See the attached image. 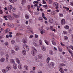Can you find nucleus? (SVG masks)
Listing matches in <instances>:
<instances>
[{
  "label": "nucleus",
  "mask_w": 73,
  "mask_h": 73,
  "mask_svg": "<svg viewBox=\"0 0 73 73\" xmlns=\"http://www.w3.org/2000/svg\"><path fill=\"white\" fill-rule=\"evenodd\" d=\"M68 52H69L70 54H71V55H73V53H72V52L70 50H68Z\"/></svg>",
  "instance_id": "41"
},
{
  "label": "nucleus",
  "mask_w": 73,
  "mask_h": 73,
  "mask_svg": "<svg viewBox=\"0 0 73 73\" xmlns=\"http://www.w3.org/2000/svg\"><path fill=\"white\" fill-rule=\"evenodd\" d=\"M42 57V55L41 54H40L38 56V58L39 59H41Z\"/></svg>",
  "instance_id": "8"
},
{
  "label": "nucleus",
  "mask_w": 73,
  "mask_h": 73,
  "mask_svg": "<svg viewBox=\"0 0 73 73\" xmlns=\"http://www.w3.org/2000/svg\"><path fill=\"white\" fill-rule=\"evenodd\" d=\"M6 58H8L9 57V55L8 54H6Z\"/></svg>",
  "instance_id": "62"
},
{
  "label": "nucleus",
  "mask_w": 73,
  "mask_h": 73,
  "mask_svg": "<svg viewBox=\"0 0 73 73\" xmlns=\"http://www.w3.org/2000/svg\"><path fill=\"white\" fill-rule=\"evenodd\" d=\"M19 46H16L15 47V50L16 51H17L19 50Z\"/></svg>",
  "instance_id": "17"
},
{
  "label": "nucleus",
  "mask_w": 73,
  "mask_h": 73,
  "mask_svg": "<svg viewBox=\"0 0 73 73\" xmlns=\"http://www.w3.org/2000/svg\"><path fill=\"white\" fill-rule=\"evenodd\" d=\"M46 44L47 45H49V42H48V41H47V40H45L44 41Z\"/></svg>",
  "instance_id": "38"
},
{
  "label": "nucleus",
  "mask_w": 73,
  "mask_h": 73,
  "mask_svg": "<svg viewBox=\"0 0 73 73\" xmlns=\"http://www.w3.org/2000/svg\"><path fill=\"white\" fill-rule=\"evenodd\" d=\"M27 2V1L26 0H23L21 2V3L23 5H24V3H26Z\"/></svg>",
  "instance_id": "11"
},
{
  "label": "nucleus",
  "mask_w": 73,
  "mask_h": 73,
  "mask_svg": "<svg viewBox=\"0 0 73 73\" xmlns=\"http://www.w3.org/2000/svg\"><path fill=\"white\" fill-rule=\"evenodd\" d=\"M42 48L43 50H44V51H45L46 50V48H45L44 46H42Z\"/></svg>",
  "instance_id": "16"
},
{
  "label": "nucleus",
  "mask_w": 73,
  "mask_h": 73,
  "mask_svg": "<svg viewBox=\"0 0 73 73\" xmlns=\"http://www.w3.org/2000/svg\"><path fill=\"white\" fill-rule=\"evenodd\" d=\"M6 70L7 71L10 70L11 69V67L10 66H8L6 68Z\"/></svg>",
  "instance_id": "7"
},
{
  "label": "nucleus",
  "mask_w": 73,
  "mask_h": 73,
  "mask_svg": "<svg viewBox=\"0 0 73 73\" xmlns=\"http://www.w3.org/2000/svg\"><path fill=\"white\" fill-rule=\"evenodd\" d=\"M70 48H71V49H72V50H73V46H69Z\"/></svg>",
  "instance_id": "51"
},
{
  "label": "nucleus",
  "mask_w": 73,
  "mask_h": 73,
  "mask_svg": "<svg viewBox=\"0 0 73 73\" xmlns=\"http://www.w3.org/2000/svg\"><path fill=\"white\" fill-rule=\"evenodd\" d=\"M70 5H72V6H73V2H72L70 3Z\"/></svg>",
  "instance_id": "53"
},
{
  "label": "nucleus",
  "mask_w": 73,
  "mask_h": 73,
  "mask_svg": "<svg viewBox=\"0 0 73 73\" xmlns=\"http://www.w3.org/2000/svg\"><path fill=\"white\" fill-rule=\"evenodd\" d=\"M23 43L24 44H25L26 43H27V42L25 41V40H23Z\"/></svg>",
  "instance_id": "47"
},
{
  "label": "nucleus",
  "mask_w": 73,
  "mask_h": 73,
  "mask_svg": "<svg viewBox=\"0 0 73 73\" xmlns=\"http://www.w3.org/2000/svg\"><path fill=\"white\" fill-rule=\"evenodd\" d=\"M49 60H50V58H49V57L46 60V61L47 63H48V62H49Z\"/></svg>",
  "instance_id": "35"
},
{
  "label": "nucleus",
  "mask_w": 73,
  "mask_h": 73,
  "mask_svg": "<svg viewBox=\"0 0 73 73\" xmlns=\"http://www.w3.org/2000/svg\"><path fill=\"white\" fill-rule=\"evenodd\" d=\"M28 9H30V8H31V6L30 5H29L28 6Z\"/></svg>",
  "instance_id": "59"
},
{
  "label": "nucleus",
  "mask_w": 73,
  "mask_h": 73,
  "mask_svg": "<svg viewBox=\"0 0 73 73\" xmlns=\"http://www.w3.org/2000/svg\"><path fill=\"white\" fill-rule=\"evenodd\" d=\"M15 40H13L11 41V43L12 44H15Z\"/></svg>",
  "instance_id": "39"
},
{
  "label": "nucleus",
  "mask_w": 73,
  "mask_h": 73,
  "mask_svg": "<svg viewBox=\"0 0 73 73\" xmlns=\"http://www.w3.org/2000/svg\"><path fill=\"white\" fill-rule=\"evenodd\" d=\"M59 69L61 73H64V71H63V70H62V68H61L60 67L59 68Z\"/></svg>",
  "instance_id": "13"
},
{
  "label": "nucleus",
  "mask_w": 73,
  "mask_h": 73,
  "mask_svg": "<svg viewBox=\"0 0 73 73\" xmlns=\"http://www.w3.org/2000/svg\"><path fill=\"white\" fill-rule=\"evenodd\" d=\"M26 50V51H27V52H28L29 50V48L27 47L26 48H25Z\"/></svg>",
  "instance_id": "43"
},
{
  "label": "nucleus",
  "mask_w": 73,
  "mask_h": 73,
  "mask_svg": "<svg viewBox=\"0 0 73 73\" xmlns=\"http://www.w3.org/2000/svg\"><path fill=\"white\" fill-rule=\"evenodd\" d=\"M17 1V0H13L12 1V0H10L9 1L11 3H14V2L15 3Z\"/></svg>",
  "instance_id": "18"
},
{
  "label": "nucleus",
  "mask_w": 73,
  "mask_h": 73,
  "mask_svg": "<svg viewBox=\"0 0 73 73\" xmlns=\"http://www.w3.org/2000/svg\"><path fill=\"white\" fill-rule=\"evenodd\" d=\"M64 28L66 29H68L69 28V27L68 25H66L64 27Z\"/></svg>",
  "instance_id": "29"
},
{
  "label": "nucleus",
  "mask_w": 73,
  "mask_h": 73,
  "mask_svg": "<svg viewBox=\"0 0 73 73\" xmlns=\"http://www.w3.org/2000/svg\"><path fill=\"white\" fill-rule=\"evenodd\" d=\"M63 33H64V35H66V34H67V32L66 31H63Z\"/></svg>",
  "instance_id": "44"
},
{
  "label": "nucleus",
  "mask_w": 73,
  "mask_h": 73,
  "mask_svg": "<svg viewBox=\"0 0 73 73\" xmlns=\"http://www.w3.org/2000/svg\"><path fill=\"white\" fill-rule=\"evenodd\" d=\"M10 62L11 64H15V60L13 59H11L10 60Z\"/></svg>",
  "instance_id": "4"
},
{
  "label": "nucleus",
  "mask_w": 73,
  "mask_h": 73,
  "mask_svg": "<svg viewBox=\"0 0 73 73\" xmlns=\"http://www.w3.org/2000/svg\"><path fill=\"white\" fill-rule=\"evenodd\" d=\"M10 26L11 27H14V25H13V24H11L10 25Z\"/></svg>",
  "instance_id": "49"
},
{
  "label": "nucleus",
  "mask_w": 73,
  "mask_h": 73,
  "mask_svg": "<svg viewBox=\"0 0 73 73\" xmlns=\"http://www.w3.org/2000/svg\"><path fill=\"white\" fill-rule=\"evenodd\" d=\"M37 52V51L36 49L34 48L33 49V51L31 52V53L33 56H35L36 53Z\"/></svg>",
  "instance_id": "1"
},
{
  "label": "nucleus",
  "mask_w": 73,
  "mask_h": 73,
  "mask_svg": "<svg viewBox=\"0 0 73 73\" xmlns=\"http://www.w3.org/2000/svg\"><path fill=\"white\" fill-rule=\"evenodd\" d=\"M15 61L16 62L18 63V64H20V60H19L18 58H16Z\"/></svg>",
  "instance_id": "9"
},
{
  "label": "nucleus",
  "mask_w": 73,
  "mask_h": 73,
  "mask_svg": "<svg viewBox=\"0 0 73 73\" xmlns=\"http://www.w3.org/2000/svg\"><path fill=\"white\" fill-rule=\"evenodd\" d=\"M48 7V6L46 5H43V7L44 8H46V7Z\"/></svg>",
  "instance_id": "54"
},
{
  "label": "nucleus",
  "mask_w": 73,
  "mask_h": 73,
  "mask_svg": "<svg viewBox=\"0 0 73 73\" xmlns=\"http://www.w3.org/2000/svg\"><path fill=\"white\" fill-rule=\"evenodd\" d=\"M52 15H55L56 14V13L55 12H52L51 13Z\"/></svg>",
  "instance_id": "46"
},
{
  "label": "nucleus",
  "mask_w": 73,
  "mask_h": 73,
  "mask_svg": "<svg viewBox=\"0 0 73 73\" xmlns=\"http://www.w3.org/2000/svg\"><path fill=\"white\" fill-rule=\"evenodd\" d=\"M5 45L7 46L8 45V42H6L5 43Z\"/></svg>",
  "instance_id": "55"
},
{
  "label": "nucleus",
  "mask_w": 73,
  "mask_h": 73,
  "mask_svg": "<svg viewBox=\"0 0 73 73\" xmlns=\"http://www.w3.org/2000/svg\"><path fill=\"white\" fill-rule=\"evenodd\" d=\"M12 11L14 12H16V9L15 8L13 9Z\"/></svg>",
  "instance_id": "48"
},
{
  "label": "nucleus",
  "mask_w": 73,
  "mask_h": 73,
  "mask_svg": "<svg viewBox=\"0 0 73 73\" xmlns=\"http://www.w3.org/2000/svg\"><path fill=\"white\" fill-rule=\"evenodd\" d=\"M50 29L52 31H53V27L52 26H51L50 27Z\"/></svg>",
  "instance_id": "36"
},
{
  "label": "nucleus",
  "mask_w": 73,
  "mask_h": 73,
  "mask_svg": "<svg viewBox=\"0 0 73 73\" xmlns=\"http://www.w3.org/2000/svg\"><path fill=\"white\" fill-rule=\"evenodd\" d=\"M49 22L50 23H53V20L52 19H49Z\"/></svg>",
  "instance_id": "27"
},
{
  "label": "nucleus",
  "mask_w": 73,
  "mask_h": 73,
  "mask_svg": "<svg viewBox=\"0 0 73 73\" xmlns=\"http://www.w3.org/2000/svg\"><path fill=\"white\" fill-rule=\"evenodd\" d=\"M23 54V55H25L26 54V52L24 50H23L22 51Z\"/></svg>",
  "instance_id": "28"
},
{
  "label": "nucleus",
  "mask_w": 73,
  "mask_h": 73,
  "mask_svg": "<svg viewBox=\"0 0 73 73\" xmlns=\"http://www.w3.org/2000/svg\"><path fill=\"white\" fill-rule=\"evenodd\" d=\"M23 47L24 49H25V48H27V47H28V46L26 44H25L23 46Z\"/></svg>",
  "instance_id": "37"
},
{
  "label": "nucleus",
  "mask_w": 73,
  "mask_h": 73,
  "mask_svg": "<svg viewBox=\"0 0 73 73\" xmlns=\"http://www.w3.org/2000/svg\"><path fill=\"white\" fill-rule=\"evenodd\" d=\"M13 68L14 69H17V64H13Z\"/></svg>",
  "instance_id": "10"
},
{
  "label": "nucleus",
  "mask_w": 73,
  "mask_h": 73,
  "mask_svg": "<svg viewBox=\"0 0 73 73\" xmlns=\"http://www.w3.org/2000/svg\"><path fill=\"white\" fill-rule=\"evenodd\" d=\"M35 36L36 38H37L38 37V35L36 34H35Z\"/></svg>",
  "instance_id": "61"
},
{
  "label": "nucleus",
  "mask_w": 73,
  "mask_h": 73,
  "mask_svg": "<svg viewBox=\"0 0 73 73\" xmlns=\"http://www.w3.org/2000/svg\"><path fill=\"white\" fill-rule=\"evenodd\" d=\"M45 31L44 30H42L41 32L40 33L42 35H43L44 33H45Z\"/></svg>",
  "instance_id": "30"
},
{
  "label": "nucleus",
  "mask_w": 73,
  "mask_h": 73,
  "mask_svg": "<svg viewBox=\"0 0 73 73\" xmlns=\"http://www.w3.org/2000/svg\"><path fill=\"white\" fill-rule=\"evenodd\" d=\"M13 15L14 17L16 18L17 19H18L19 17V16L18 15H16L15 13H13Z\"/></svg>",
  "instance_id": "6"
},
{
  "label": "nucleus",
  "mask_w": 73,
  "mask_h": 73,
  "mask_svg": "<svg viewBox=\"0 0 73 73\" xmlns=\"http://www.w3.org/2000/svg\"><path fill=\"white\" fill-rule=\"evenodd\" d=\"M31 73H35V71H30Z\"/></svg>",
  "instance_id": "63"
},
{
  "label": "nucleus",
  "mask_w": 73,
  "mask_h": 73,
  "mask_svg": "<svg viewBox=\"0 0 73 73\" xmlns=\"http://www.w3.org/2000/svg\"><path fill=\"white\" fill-rule=\"evenodd\" d=\"M42 17H44V16H45L44 13H42Z\"/></svg>",
  "instance_id": "56"
},
{
  "label": "nucleus",
  "mask_w": 73,
  "mask_h": 73,
  "mask_svg": "<svg viewBox=\"0 0 73 73\" xmlns=\"http://www.w3.org/2000/svg\"><path fill=\"white\" fill-rule=\"evenodd\" d=\"M5 61V58H2L0 59L1 62H3Z\"/></svg>",
  "instance_id": "12"
},
{
  "label": "nucleus",
  "mask_w": 73,
  "mask_h": 73,
  "mask_svg": "<svg viewBox=\"0 0 73 73\" xmlns=\"http://www.w3.org/2000/svg\"><path fill=\"white\" fill-rule=\"evenodd\" d=\"M60 44L61 45H62V46H65V45L62 44V42L60 43Z\"/></svg>",
  "instance_id": "58"
},
{
  "label": "nucleus",
  "mask_w": 73,
  "mask_h": 73,
  "mask_svg": "<svg viewBox=\"0 0 73 73\" xmlns=\"http://www.w3.org/2000/svg\"><path fill=\"white\" fill-rule=\"evenodd\" d=\"M49 53L50 54H53V52L52 50H50L49 51Z\"/></svg>",
  "instance_id": "31"
},
{
  "label": "nucleus",
  "mask_w": 73,
  "mask_h": 73,
  "mask_svg": "<svg viewBox=\"0 0 73 73\" xmlns=\"http://www.w3.org/2000/svg\"><path fill=\"white\" fill-rule=\"evenodd\" d=\"M20 35H23V34L20 33H17L16 34V36H19Z\"/></svg>",
  "instance_id": "21"
},
{
  "label": "nucleus",
  "mask_w": 73,
  "mask_h": 73,
  "mask_svg": "<svg viewBox=\"0 0 73 73\" xmlns=\"http://www.w3.org/2000/svg\"><path fill=\"white\" fill-rule=\"evenodd\" d=\"M38 60H39L38 59V58H36V62H38Z\"/></svg>",
  "instance_id": "52"
},
{
  "label": "nucleus",
  "mask_w": 73,
  "mask_h": 73,
  "mask_svg": "<svg viewBox=\"0 0 73 73\" xmlns=\"http://www.w3.org/2000/svg\"><path fill=\"white\" fill-rule=\"evenodd\" d=\"M24 68L25 70H28V66L27 65H25L24 66Z\"/></svg>",
  "instance_id": "15"
},
{
  "label": "nucleus",
  "mask_w": 73,
  "mask_h": 73,
  "mask_svg": "<svg viewBox=\"0 0 73 73\" xmlns=\"http://www.w3.org/2000/svg\"><path fill=\"white\" fill-rule=\"evenodd\" d=\"M59 16L60 17H63V15L62 13H60L59 14Z\"/></svg>",
  "instance_id": "34"
},
{
  "label": "nucleus",
  "mask_w": 73,
  "mask_h": 73,
  "mask_svg": "<svg viewBox=\"0 0 73 73\" xmlns=\"http://www.w3.org/2000/svg\"><path fill=\"white\" fill-rule=\"evenodd\" d=\"M39 43L40 45H42V41H41V40H39Z\"/></svg>",
  "instance_id": "23"
},
{
  "label": "nucleus",
  "mask_w": 73,
  "mask_h": 73,
  "mask_svg": "<svg viewBox=\"0 0 73 73\" xmlns=\"http://www.w3.org/2000/svg\"><path fill=\"white\" fill-rule=\"evenodd\" d=\"M52 42L53 45H56V42L54 41H52Z\"/></svg>",
  "instance_id": "25"
},
{
  "label": "nucleus",
  "mask_w": 73,
  "mask_h": 73,
  "mask_svg": "<svg viewBox=\"0 0 73 73\" xmlns=\"http://www.w3.org/2000/svg\"><path fill=\"white\" fill-rule=\"evenodd\" d=\"M12 8H13V7H12V6L11 5H9L8 7L7 8L8 10V11H9V12H10V13H11V9H12Z\"/></svg>",
  "instance_id": "2"
},
{
  "label": "nucleus",
  "mask_w": 73,
  "mask_h": 73,
  "mask_svg": "<svg viewBox=\"0 0 73 73\" xmlns=\"http://www.w3.org/2000/svg\"><path fill=\"white\" fill-rule=\"evenodd\" d=\"M33 45L36 47H38V45L36 44L35 42H33Z\"/></svg>",
  "instance_id": "24"
},
{
  "label": "nucleus",
  "mask_w": 73,
  "mask_h": 73,
  "mask_svg": "<svg viewBox=\"0 0 73 73\" xmlns=\"http://www.w3.org/2000/svg\"><path fill=\"white\" fill-rule=\"evenodd\" d=\"M18 68L19 69H21L22 68V65L21 64H20L18 65Z\"/></svg>",
  "instance_id": "20"
},
{
  "label": "nucleus",
  "mask_w": 73,
  "mask_h": 73,
  "mask_svg": "<svg viewBox=\"0 0 73 73\" xmlns=\"http://www.w3.org/2000/svg\"><path fill=\"white\" fill-rule=\"evenodd\" d=\"M43 4H46V2H45V1H44V0H43Z\"/></svg>",
  "instance_id": "60"
},
{
  "label": "nucleus",
  "mask_w": 73,
  "mask_h": 73,
  "mask_svg": "<svg viewBox=\"0 0 73 73\" xmlns=\"http://www.w3.org/2000/svg\"><path fill=\"white\" fill-rule=\"evenodd\" d=\"M58 49H59V51L60 52H62V49H61V48L59 47H58Z\"/></svg>",
  "instance_id": "45"
},
{
  "label": "nucleus",
  "mask_w": 73,
  "mask_h": 73,
  "mask_svg": "<svg viewBox=\"0 0 73 73\" xmlns=\"http://www.w3.org/2000/svg\"><path fill=\"white\" fill-rule=\"evenodd\" d=\"M64 40H68V37L66 36H64Z\"/></svg>",
  "instance_id": "40"
},
{
  "label": "nucleus",
  "mask_w": 73,
  "mask_h": 73,
  "mask_svg": "<svg viewBox=\"0 0 73 73\" xmlns=\"http://www.w3.org/2000/svg\"><path fill=\"white\" fill-rule=\"evenodd\" d=\"M2 72L4 73H5L7 72V70L3 69L2 70Z\"/></svg>",
  "instance_id": "32"
},
{
  "label": "nucleus",
  "mask_w": 73,
  "mask_h": 73,
  "mask_svg": "<svg viewBox=\"0 0 73 73\" xmlns=\"http://www.w3.org/2000/svg\"><path fill=\"white\" fill-rule=\"evenodd\" d=\"M42 17L45 20H47V19H46V17H45V16H44V17Z\"/></svg>",
  "instance_id": "57"
},
{
  "label": "nucleus",
  "mask_w": 73,
  "mask_h": 73,
  "mask_svg": "<svg viewBox=\"0 0 73 73\" xmlns=\"http://www.w3.org/2000/svg\"><path fill=\"white\" fill-rule=\"evenodd\" d=\"M65 23H66V22H65V19H63L61 20V23L62 25L65 24Z\"/></svg>",
  "instance_id": "5"
},
{
  "label": "nucleus",
  "mask_w": 73,
  "mask_h": 73,
  "mask_svg": "<svg viewBox=\"0 0 73 73\" xmlns=\"http://www.w3.org/2000/svg\"><path fill=\"white\" fill-rule=\"evenodd\" d=\"M7 17L11 20H14V17L11 15H8Z\"/></svg>",
  "instance_id": "3"
},
{
  "label": "nucleus",
  "mask_w": 73,
  "mask_h": 73,
  "mask_svg": "<svg viewBox=\"0 0 73 73\" xmlns=\"http://www.w3.org/2000/svg\"><path fill=\"white\" fill-rule=\"evenodd\" d=\"M65 64H61V66H65Z\"/></svg>",
  "instance_id": "64"
},
{
  "label": "nucleus",
  "mask_w": 73,
  "mask_h": 73,
  "mask_svg": "<svg viewBox=\"0 0 73 73\" xmlns=\"http://www.w3.org/2000/svg\"><path fill=\"white\" fill-rule=\"evenodd\" d=\"M54 7H56V6H57L58 5V3L56 2H54L53 4Z\"/></svg>",
  "instance_id": "14"
},
{
  "label": "nucleus",
  "mask_w": 73,
  "mask_h": 73,
  "mask_svg": "<svg viewBox=\"0 0 73 73\" xmlns=\"http://www.w3.org/2000/svg\"><path fill=\"white\" fill-rule=\"evenodd\" d=\"M44 23L46 24H47V25H48V21H46L44 22Z\"/></svg>",
  "instance_id": "50"
},
{
  "label": "nucleus",
  "mask_w": 73,
  "mask_h": 73,
  "mask_svg": "<svg viewBox=\"0 0 73 73\" xmlns=\"http://www.w3.org/2000/svg\"><path fill=\"white\" fill-rule=\"evenodd\" d=\"M25 17L27 19H29V15L27 14L25 15Z\"/></svg>",
  "instance_id": "26"
},
{
  "label": "nucleus",
  "mask_w": 73,
  "mask_h": 73,
  "mask_svg": "<svg viewBox=\"0 0 73 73\" xmlns=\"http://www.w3.org/2000/svg\"><path fill=\"white\" fill-rule=\"evenodd\" d=\"M11 52L12 54H14L15 53V51L12 50H11Z\"/></svg>",
  "instance_id": "42"
},
{
  "label": "nucleus",
  "mask_w": 73,
  "mask_h": 73,
  "mask_svg": "<svg viewBox=\"0 0 73 73\" xmlns=\"http://www.w3.org/2000/svg\"><path fill=\"white\" fill-rule=\"evenodd\" d=\"M50 65L51 66H54V64L53 62H51L50 63Z\"/></svg>",
  "instance_id": "33"
},
{
  "label": "nucleus",
  "mask_w": 73,
  "mask_h": 73,
  "mask_svg": "<svg viewBox=\"0 0 73 73\" xmlns=\"http://www.w3.org/2000/svg\"><path fill=\"white\" fill-rule=\"evenodd\" d=\"M39 20L40 21H41V22H43V21H44L43 19L41 17H39Z\"/></svg>",
  "instance_id": "22"
},
{
  "label": "nucleus",
  "mask_w": 73,
  "mask_h": 73,
  "mask_svg": "<svg viewBox=\"0 0 73 73\" xmlns=\"http://www.w3.org/2000/svg\"><path fill=\"white\" fill-rule=\"evenodd\" d=\"M10 30L9 29H7L5 31V33H7V32H9L10 31Z\"/></svg>",
  "instance_id": "19"
}]
</instances>
